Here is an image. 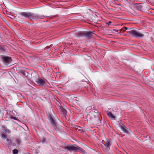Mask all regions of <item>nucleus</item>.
Listing matches in <instances>:
<instances>
[{
    "instance_id": "1",
    "label": "nucleus",
    "mask_w": 154,
    "mask_h": 154,
    "mask_svg": "<svg viewBox=\"0 0 154 154\" xmlns=\"http://www.w3.org/2000/svg\"><path fill=\"white\" fill-rule=\"evenodd\" d=\"M20 15L29 18L32 21L43 19L45 17V16L44 15L35 14L30 12H22L21 13Z\"/></svg>"
},
{
    "instance_id": "2",
    "label": "nucleus",
    "mask_w": 154,
    "mask_h": 154,
    "mask_svg": "<svg viewBox=\"0 0 154 154\" xmlns=\"http://www.w3.org/2000/svg\"><path fill=\"white\" fill-rule=\"evenodd\" d=\"M127 32L132 36L136 38L143 37L144 36L143 34L134 29L128 31Z\"/></svg>"
},
{
    "instance_id": "3",
    "label": "nucleus",
    "mask_w": 154,
    "mask_h": 154,
    "mask_svg": "<svg viewBox=\"0 0 154 154\" xmlns=\"http://www.w3.org/2000/svg\"><path fill=\"white\" fill-rule=\"evenodd\" d=\"M67 149L68 150L71 151L73 150L77 152L80 151L83 153H84L85 152L84 150H83L81 148L77 146H68L67 147Z\"/></svg>"
},
{
    "instance_id": "4",
    "label": "nucleus",
    "mask_w": 154,
    "mask_h": 154,
    "mask_svg": "<svg viewBox=\"0 0 154 154\" xmlns=\"http://www.w3.org/2000/svg\"><path fill=\"white\" fill-rule=\"evenodd\" d=\"M111 144L110 141L109 140H106L105 143L104 145L102 147L103 150L105 152H107L109 149V146Z\"/></svg>"
},
{
    "instance_id": "5",
    "label": "nucleus",
    "mask_w": 154,
    "mask_h": 154,
    "mask_svg": "<svg viewBox=\"0 0 154 154\" xmlns=\"http://www.w3.org/2000/svg\"><path fill=\"white\" fill-rule=\"evenodd\" d=\"M2 60L5 64L6 65H7V63H9L11 62V57H4L3 58Z\"/></svg>"
},
{
    "instance_id": "6",
    "label": "nucleus",
    "mask_w": 154,
    "mask_h": 154,
    "mask_svg": "<svg viewBox=\"0 0 154 154\" xmlns=\"http://www.w3.org/2000/svg\"><path fill=\"white\" fill-rule=\"evenodd\" d=\"M119 126L124 132L125 133H128L129 131L128 130L127 128L122 123H119Z\"/></svg>"
},
{
    "instance_id": "7",
    "label": "nucleus",
    "mask_w": 154,
    "mask_h": 154,
    "mask_svg": "<svg viewBox=\"0 0 154 154\" xmlns=\"http://www.w3.org/2000/svg\"><path fill=\"white\" fill-rule=\"evenodd\" d=\"M2 137L4 138H6L5 143L8 145H10L11 143V141L9 139L6 138V136L4 134H2Z\"/></svg>"
},
{
    "instance_id": "8",
    "label": "nucleus",
    "mask_w": 154,
    "mask_h": 154,
    "mask_svg": "<svg viewBox=\"0 0 154 154\" xmlns=\"http://www.w3.org/2000/svg\"><path fill=\"white\" fill-rule=\"evenodd\" d=\"M92 32H84L83 35L88 37H90L92 36Z\"/></svg>"
},
{
    "instance_id": "9",
    "label": "nucleus",
    "mask_w": 154,
    "mask_h": 154,
    "mask_svg": "<svg viewBox=\"0 0 154 154\" xmlns=\"http://www.w3.org/2000/svg\"><path fill=\"white\" fill-rule=\"evenodd\" d=\"M36 82L39 85H44L45 83L44 81L41 79H38L36 81Z\"/></svg>"
},
{
    "instance_id": "10",
    "label": "nucleus",
    "mask_w": 154,
    "mask_h": 154,
    "mask_svg": "<svg viewBox=\"0 0 154 154\" xmlns=\"http://www.w3.org/2000/svg\"><path fill=\"white\" fill-rule=\"evenodd\" d=\"M107 114L109 118L112 119H115V117L112 113L110 112H107Z\"/></svg>"
},
{
    "instance_id": "11",
    "label": "nucleus",
    "mask_w": 154,
    "mask_h": 154,
    "mask_svg": "<svg viewBox=\"0 0 154 154\" xmlns=\"http://www.w3.org/2000/svg\"><path fill=\"white\" fill-rule=\"evenodd\" d=\"M83 33L84 32H78L77 33H76V34H77L76 36L78 37H80V36H84L83 35Z\"/></svg>"
},
{
    "instance_id": "12",
    "label": "nucleus",
    "mask_w": 154,
    "mask_h": 154,
    "mask_svg": "<svg viewBox=\"0 0 154 154\" xmlns=\"http://www.w3.org/2000/svg\"><path fill=\"white\" fill-rule=\"evenodd\" d=\"M61 112L63 113L64 114L66 115L67 113V111L63 107L60 108Z\"/></svg>"
},
{
    "instance_id": "13",
    "label": "nucleus",
    "mask_w": 154,
    "mask_h": 154,
    "mask_svg": "<svg viewBox=\"0 0 154 154\" xmlns=\"http://www.w3.org/2000/svg\"><path fill=\"white\" fill-rule=\"evenodd\" d=\"M49 117H50V120H51V124L53 125H55V122L54 120H53V119L52 118V117L51 116H49Z\"/></svg>"
},
{
    "instance_id": "14",
    "label": "nucleus",
    "mask_w": 154,
    "mask_h": 154,
    "mask_svg": "<svg viewBox=\"0 0 154 154\" xmlns=\"http://www.w3.org/2000/svg\"><path fill=\"white\" fill-rule=\"evenodd\" d=\"M18 152V151L17 149H14L13 150V153L14 154H17Z\"/></svg>"
},
{
    "instance_id": "15",
    "label": "nucleus",
    "mask_w": 154,
    "mask_h": 154,
    "mask_svg": "<svg viewBox=\"0 0 154 154\" xmlns=\"http://www.w3.org/2000/svg\"><path fill=\"white\" fill-rule=\"evenodd\" d=\"M74 100L75 101H79V99L78 98H77V97H75V99H74Z\"/></svg>"
},
{
    "instance_id": "16",
    "label": "nucleus",
    "mask_w": 154,
    "mask_h": 154,
    "mask_svg": "<svg viewBox=\"0 0 154 154\" xmlns=\"http://www.w3.org/2000/svg\"><path fill=\"white\" fill-rule=\"evenodd\" d=\"M16 141H17V143L18 144H19V143H20V141H19V140H16Z\"/></svg>"
},
{
    "instance_id": "17",
    "label": "nucleus",
    "mask_w": 154,
    "mask_h": 154,
    "mask_svg": "<svg viewBox=\"0 0 154 154\" xmlns=\"http://www.w3.org/2000/svg\"><path fill=\"white\" fill-rule=\"evenodd\" d=\"M111 23V22L110 21L108 23H107L108 25H109L110 23Z\"/></svg>"
},
{
    "instance_id": "18",
    "label": "nucleus",
    "mask_w": 154,
    "mask_h": 154,
    "mask_svg": "<svg viewBox=\"0 0 154 154\" xmlns=\"http://www.w3.org/2000/svg\"><path fill=\"white\" fill-rule=\"evenodd\" d=\"M11 16H9V17H10V18H12V19H13V18H12V17H12V15H11Z\"/></svg>"
},
{
    "instance_id": "19",
    "label": "nucleus",
    "mask_w": 154,
    "mask_h": 154,
    "mask_svg": "<svg viewBox=\"0 0 154 154\" xmlns=\"http://www.w3.org/2000/svg\"><path fill=\"white\" fill-rule=\"evenodd\" d=\"M11 16H9V17H10V18H12V19H13V18H12V17H12V15H11Z\"/></svg>"
},
{
    "instance_id": "20",
    "label": "nucleus",
    "mask_w": 154,
    "mask_h": 154,
    "mask_svg": "<svg viewBox=\"0 0 154 154\" xmlns=\"http://www.w3.org/2000/svg\"><path fill=\"white\" fill-rule=\"evenodd\" d=\"M124 28L126 29V30H127L128 29V28L126 27H124Z\"/></svg>"
},
{
    "instance_id": "21",
    "label": "nucleus",
    "mask_w": 154,
    "mask_h": 154,
    "mask_svg": "<svg viewBox=\"0 0 154 154\" xmlns=\"http://www.w3.org/2000/svg\"><path fill=\"white\" fill-rule=\"evenodd\" d=\"M114 30L116 32H117L118 31V30Z\"/></svg>"
},
{
    "instance_id": "22",
    "label": "nucleus",
    "mask_w": 154,
    "mask_h": 154,
    "mask_svg": "<svg viewBox=\"0 0 154 154\" xmlns=\"http://www.w3.org/2000/svg\"><path fill=\"white\" fill-rule=\"evenodd\" d=\"M122 30H123V31H125V29H122Z\"/></svg>"
},
{
    "instance_id": "23",
    "label": "nucleus",
    "mask_w": 154,
    "mask_h": 154,
    "mask_svg": "<svg viewBox=\"0 0 154 154\" xmlns=\"http://www.w3.org/2000/svg\"><path fill=\"white\" fill-rule=\"evenodd\" d=\"M122 30H123V31H125V29H122Z\"/></svg>"
}]
</instances>
